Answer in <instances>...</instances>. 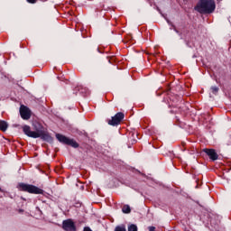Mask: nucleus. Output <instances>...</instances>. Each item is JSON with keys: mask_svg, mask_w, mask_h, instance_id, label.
I'll return each instance as SVG.
<instances>
[{"mask_svg": "<svg viewBox=\"0 0 231 231\" xmlns=\"http://www.w3.org/2000/svg\"><path fill=\"white\" fill-rule=\"evenodd\" d=\"M23 131L26 136L29 138H42V140H51V136L44 131V128L41 127L36 129V131H32V128L29 125H23Z\"/></svg>", "mask_w": 231, "mask_h": 231, "instance_id": "nucleus-1", "label": "nucleus"}, {"mask_svg": "<svg viewBox=\"0 0 231 231\" xmlns=\"http://www.w3.org/2000/svg\"><path fill=\"white\" fill-rule=\"evenodd\" d=\"M195 10L199 14H212L216 10V2L214 0H199Z\"/></svg>", "mask_w": 231, "mask_h": 231, "instance_id": "nucleus-2", "label": "nucleus"}, {"mask_svg": "<svg viewBox=\"0 0 231 231\" xmlns=\"http://www.w3.org/2000/svg\"><path fill=\"white\" fill-rule=\"evenodd\" d=\"M18 189L23 192H29V194H42L44 192L42 189L32 184L20 183L18 184Z\"/></svg>", "mask_w": 231, "mask_h": 231, "instance_id": "nucleus-3", "label": "nucleus"}, {"mask_svg": "<svg viewBox=\"0 0 231 231\" xmlns=\"http://www.w3.org/2000/svg\"><path fill=\"white\" fill-rule=\"evenodd\" d=\"M56 138L58 141L60 142V143H64L65 145H70L71 147H74V149H77V147H79V143L75 140L69 139L63 134H57Z\"/></svg>", "mask_w": 231, "mask_h": 231, "instance_id": "nucleus-4", "label": "nucleus"}, {"mask_svg": "<svg viewBox=\"0 0 231 231\" xmlns=\"http://www.w3.org/2000/svg\"><path fill=\"white\" fill-rule=\"evenodd\" d=\"M62 228L65 231H77V226H75V222L71 218L63 220Z\"/></svg>", "mask_w": 231, "mask_h": 231, "instance_id": "nucleus-5", "label": "nucleus"}, {"mask_svg": "<svg viewBox=\"0 0 231 231\" xmlns=\"http://www.w3.org/2000/svg\"><path fill=\"white\" fill-rule=\"evenodd\" d=\"M124 116H125L124 113L118 112L117 114H116V116H112V119L108 120V125L113 126L119 125Z\"/></svg>", "mask_w": 231, "mask_h": 231, "instance_id": "nucleus-6", "label": "nucleus"}, {"mask_svg": "<svg viewBox=\"0 0 231 231\" xmlns=\"http://www.w3.org/2000/svg\"><path fill=\"white\" fill-rule=\"evenodd\" d=\"M20 115H21V117L23 120H30V118L32 116V114L30 112V108L26 107L24 106H21V107H20Z\"/></svg>", "mask_w": 231, "mask_h": 231, "instance_id": "nucleus-7", "label": "nucleus"}, {"mask_svg": "<svg viewBox=\"0 0 231 231\" xmlns=\"http://www.w3.org/2000/svg\"><path fill=\"white\" fill-rule=\"evenodd\" d=\"M203 151L208 155L212 162H216V160L219 158V155H217V152H216L214 149H204Z\"/></svg>", "mask_w": 231, "mask_h": 231, "instance_id": "nucleus-8", "label": "nucleus"}, {"mask_svg": "<svg viewBox=\"0 0 231 231\" xmlns=\"http://www.w3.org/2000/svg\"><path fill=\"white\" fill-rule=\"evenodd\" d=\"M6 129H8V123L5 121H0V131L5 132Z\"/></svg>", "mask_w": 231, "mask_h": 231, "instance_id": "nucleus-9", "label": "nucleus"}, {"mask_svg": "<svg viewBox=\"0 0 231 231\" xmlns=\"http://www.w3.org/2000/svg\"><path fill=\"white\" fill-rule=\"evenodd\" d=\"M122 212L124 214H130L131 213V207H129V205H125L122 208Z\"/></svg>", "mask_w": 231, "mask_h": 231, "instance_id": "nucleus-10", "label": "nucleus"}, {"mask_svg": "<svg viewBox=\"0 0 231 231\" xmlns=\"http://www.w3.org/2000/svg\"><path fill=\"white\" fill-rule=\"evenodd\" d=\"M128 231H138V226H136V225L132 224L128 226Z\"/></svg>", "mask_w": 231, "mask_h": 231, "instance_id": "nucleus-11", "label": "nucleus"}, {"mask_svg": "<svg viewBox=\"0 0 231 231\" xmlns=\"http://www.w3.org/2000/svg\"><path fill=\"white\" fill-rule=\"evenodd\" d=\"M211 91L214 95H217V93L219 91V88L217 87H211Z\"/></svg>", "mask_w": 231, "mask_h": 231, "instance_id": "nucleus-12", "label": "nucleus"}, {"mask_svg": "<svg viewBox=\"0 0 231 231\" xmlns=\"http://www.w3.org/2000/svg\"><path fill=\"white\" fill-rule=\"evenodd\" d=\"M115 231H126L125 226H116Z\"/></svg>", "mask_w": 231, "mask_h": 231, "instance_id": "nucleus-13", "label": "nucleus"}, {"mask_svg": "<svg viewBox=\"0 0 231 231\" xmlns=\"http://www.w3.org/2000/svg\"><path fill=\"white\" fill-rule=\"evenodd\" d=\"M27 3H31V5H33L37 3V0H27Z\"/></svg>", "mask_w": 231, "mask_h": 231, "instance_id": "nucleus-14", "label": "nucleus"}, {"mask_svg": "<svg viewBox=\"0 0 231 231\" xmlns=\"http://www.w3.org/2000/svg\"><path fill=\"white\" fill-rule=\"evenodd\" d=\"M148 229H149V231H156L155 226H149Z\"/></svg>", "mask_w": 231, "mask_h": 231, "instance_id": "nucleus-15", "label": "nucleus"}, {"mask_svg": "<svg viewBox=\"0 0 231 231\" xmlns=\"http://www.w3.org/2000/svg\"><path fill=\"white\" fill-rule=\"evenodd\" d=\"M173 30L174 32H176V33H179V35H181V33H180V31L176 29V27L173 26Z\"/></svg>", "mask_w": 231, "mask_h": 231, "instance_id": "nucleus-16", "label": "nucleus"}, {"mask_svg": "<svg viewBox=\"0 0 231 231\" xmlns=\"http://www.w3.org/2000/svg\"><path fill=\"white\" fill-rule=\"evenodd\" d=\"M23 212H24L23 209H19V213H20V214H23Z\"/></svg>", "mask_w": 231, "mask_h": 231, "instance_id": "nucleus-17", "label": "nucleus"}, {"mask_svg": "<svg viewBox=\"0 0 231 231\" xmlns=\"http://www.w3.org/2000/svg\"><path fill=\"white\" fill-rule=\"evenodd\" d=\"M0 192H1V188H0Z\"/></svg>", "mask_w": 231, "mask_h": 231, "instance_id": "nucleus-18", "label": "nucleus"}]
</instances>
